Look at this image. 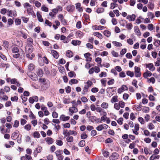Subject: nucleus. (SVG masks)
Here are the masks:
<instances>
[{"label":"nucleus","mask_w":160,"mask_h":160,"mask_svg":"<svg viewBox=\"0 0 160 160\" xmlns=\"http://www.w3.org/2000/svg\"><path fill=\"white\" fill-rule=\"evenodd\" d=\"M55 154L58 160H63L64 157L62 155V152L60 150H57L55 152Z\"/></svg>","instance_id":"nucleus-1"},{"label":"nucleus","mask_w":160,"mask_h":160,"mask_svg":"<svg viewBox=\"0 0 160 160\" xmlns=\"http://www.w3.org/2000/svg\"><path fill=\"white\" fill-rule=\"evenodd\" d=\"M108 128V126L105 124H102L99 125L96 128V129L98 131H101L103 129H106Z\"/></svg>","instance_id":"nucleus-2"},{"label":"nucleus","mask_w":160,"mask_h":160,"mask_svg":"<svg viewBox=\"0 0 160 160\" xmlns=\"http://www.w3.org/2000/svg\"><path fill=\"white\" fill-rule=\"evenodd\" d=\"M140 68L138 67L135 66L134 67V72L135 76L136 77H139L141 76V73L140 72Z\"/></svg>","instance_id":"nucleus-3"},{"label":"nucleus","mask_w":160,"mask_h":160,"mask_svg":"<svg viewBox=\"0 0 160 160\" xmlns=\"http://www.w3.org/2000/svg\"><path fill=\"white\" fill-rule=\"evenodd\" d=\"M33 50V46L30 44H27L26 47L25 52L26 53H31Z\"/></svg>","instance_id":"nucleus-4"},{"label":"nucleus","mask_w":160,"mask_h":160,"mask_svg":"<svg viewBox=\"0 0 160 160\" xmlns=\"http://www.w3.org/2000/svg\"><path fill=\"white\" fill-rule=\"evenodd\" d=\"M68 110L69 112V115H72L73 113H76L78 111V109L74 106L73 105L72 107H69Z\"/></svg>","instance_id":"nucleus-5"},{"label":"nucleus","mask_w":160,"mask_h":160,"mask_svg":"<svg viewBox=\"0 0 160 160\" xmlns=\"http://www.w3.org/2000/svg\"><path fill=\"white\" fill-rule=\"evenodd\" d=\"M19 132L16 130L12 133L11 135V138L12 139L16 140L18 139L19 136Z\"/></svg>","instance_id":"nucleus-6"},{"label":"nucleus","mask_w":160,"mask_h":160,"mask_svg":"<svg viewBox=\"0 0 160 160\" xmlns=\"http://www.w3.org/2000/svg\"><path fill=\"white\" fill-rule=\"evenodd\" d=\"M128 90V87L127 86L124 85H123L121 86V88L118 89L117 90L118 93L119 94H121L124 91L127 90Z\"/></svg>","instance_id":"nucleus-7"},{"label":"nucleus","mask_w":160,"mask_h":160,"mask_svg":"<svg viewBox=\"0 0 160 160\" xmlns=\"http://www.w3.org/2000/svg\"><path fill=\"white\" fill-rule=\"evenodd\" d=\"M119 155L117 152H114L109 157L110 160H116L118 158Z\"/></svg>","instance_id":"nucleus-8"},{"label":"nucleus","mask_w":160,"mask_h":160,"mask_svg":"<svg viewBox=\"0 0 160 160\" xmlns=\"http://www.w3.org/2000/svg\"><path fill=\"white\" fill-rule=\"evenodd\" d=\"M7 15L11 17H15L17 16L16 11H8Z\"/></svg>","instance_id":"nucleus-9"},{"label":"nucleus","mask_w":160,"mask_h":160,"mask_svg":"<svg viewBox=\"0 0 160 160\" xmlns=\"http://www.w3.org/2000/svg\"><path fill=\"white\" fill-rule=\"evenodd\" d=\"M62 102L65 104H68L71 102V99L69 97L64 98H63Z\"/></svg>","instance_id":"nucleus-10"},{"label":"nucleus","mask_w":160,"mask_h":160,"mask_svg":"<svg viewBox=\"0 0 160 160\" xmlns=\"http://www.w3.org/2000/svg\"><path fill=\"white\" fill-rule=\"evenodd\" d=\"M147 67L149 68V70L152 71H153L155 69V68L153 64L152 63H149L146 65Z\"/></svg>","instance_id":"nucleus-11"},{"label":"nucleus","mask_w":160,"mask_h":160,"mask_svg":"<svg viewBox=\"0 0 160 160\" xmlns=\"http://www.w3.org/2000/svg\"><path fill=\"white\" fill-rule=\"evenodd\" d=\"M69 116H65L64 115H62L60 116V120L63 121H65L68 120L70 119Z\"/></svg>","instance_id":"nucleus-12"},{"label":"nucleus","mask_w":160,"mask_h":160,"mask_svg":"<svg viewBox=\"0 0 160 160\" xmlns=\"http://www.w3.org/2000/svg\"><path fill=\"white\" fill-rule=\"evenodd\" d=\"M91 54L89 53H87L84 54V56L86 59V60L90 62L92 60V58L90 57Z\"/></svg>","instance_id":"nucleus-13"},{"label":"nucleus","mask_w":160,"mask_h":160,"mask_svg":"<svg viewBox=\"0 0 160 160\" xmlns=\"http://www.w3.org/2000/svg\"><path fill=\"white\" fill-rule=\"evenodd\" d=\"M2 43L3 46L6 49H8L10 48V45L8 41L4 40L3 41Z\"/></svg>","instance_id":"nucleus-14"},{"label":"nucleus","mask_w":160,"mask_h":160,"mask_svg":"<svg viewBox=\"0 0 160 160\" xmlns=\"http://www.w3.org/2000/svg\"><path fill=\"white\" fill-rule=\"evenodd\" d=\"M23 6L25 8L27 9H32L33 6H32L30 5L28 2H26L23 4Z\"/></svg>","instance_id":"nucleus-15"},{"label":"nucleus","mask_w":160,"mask_h":160,"mask_svg":"<svg viewBox=\"0 0 160 160\" xmlns=\"http://www.w3.org/2000/svg\"><path fill=\"white\" fill-rule=\"evenodd\" d=\"M118 101V96L116 95L113 96L110 100L111 102L112 103L115 102H117Z\"/></svg>","instance_id":"nucleus-16"},{"label":"nucleus","mask_w":160,"mask_h":160,"mask_svg":"<svg viewBox=\"0 0 160 160\" xmlns=\"http://www.w3.org/2000/svg\"><path fill=\"white\" fill-rule=\"evenodd\" d=\"M101 107L102 108L105 109L108 108L109 107V104L108 103L105 102H103L101 104Z\"/></svg>","instance_id":"nucleus-17"},{"label":"nucleus","mask_w":160,"mask_h":160,"mask_svg":"<svg viewBox=\"0 0 160 160\" xmlns=\"http://www.w3.org/2000/svg\"><path fill=\"white\" fill-rule=\"evenodd\" d=\"M152 73L150 71L147 70L146 72L144 73L143 74V77L145 78H147L148 77H150L152 75Z\"/></svg>","instance_id":"nucleus-18"},{"label":"nucleus","mask_w":160,"mask_h":160,"mask_svg":"<svg viewBox=\"0 0 160 160\" xmlns=\"http://www.w3.org/2000/svg\"><path fill=\"white\" fill-rule=\"evenodd\" d=\"M45 140L47 143L48 144H52L53 142V139L50 137H48L45 139Z\"/></svg>","instance_id":"nucleus-19"},{"label":"nucleus","mask_w":160,"mask_h":160,"mask_svg":"<svg viewBox=\"0 0 160 160\" xmlns=\"http://www.w3.org/2000/svg\"><path fill=\"white\" fill-rule=\"evenodd\" d=\"M35 68V66L32 63H30L28 66V70L30 71L33 70Z\"/></svg>","instance_id":"nucleus-20"},{"label":"nucleus","mask_w":160,"mask_h":160,"mask_svg":"<svg viewBox=\"0 0 160 160\" xmlns=\"http://www.w3.org/2000/svg\"><path fill=\"white\" fill-rule=\"evenodd\" d=\"M51 53L53 56L56 58H58V54L57 52L54 50L51 51Z\"/></svg>","instance_id":"nucleus-21"},{"label":"nucleus","mask_w":160,"mask_h":160,"mask_svg":"<svg viewBox=\"0 0 160 160\" xmlns=\"http://www.w3.org/2000/svg\"><path fill=\"white\" fill-rule=\"evenodd\" d=\"M47 105L49 108H52V109L53 110H54L55 108L53 106V103L50 101H49L47 102Z\"/></svg>","instance_id":"nucleus-22"},{"label":"nucleus","mask_w":160,"mask_h":160,"mask_svg":"<svg viewBox=\"0 0 160 160\" xmlns=\"http://www.w3.org/2000/svg\"><path fill=\"white\" fill-rule=\"evenodd\" d=\"M104 35L108 38L110 37L111 35V32L108 30H105L103 32Z\"/></svg>","instance_id":"nucleus-23"},{"label":"nucleus","mask_w":160,"mask_h":160,"mask_svg":"<svg viewBox=\"0 0 160 160\" xmlns=\"http://www.w3.org/2000/svg\"><path fill=\"white\" fill-rule=\"evenodd\" d=\"M81 42L79 40H73L72 41V44L74 46L78 45L81 43Z\"/></svg>","instance_id":"nucleus-24"},{"label":"nucleus","mask_w":160,"mask_h":160,"mask_svg":"<svg viewBox=\"0 0 160 160\" xmlns=\"http://www.w3.org/2000/svg\"><path fill=\"white\" fill-rule=\"evenodd\" d=\"M66 138V141L67 142H72L73 140V138L72 137L69 135L67 136Z\"/></svg>","instance_id":"nucleus-25"},{"label":"nucleus","mask_w":160,"mask_h":160,"mask_svg":"<svg viewBox=\"0 0 160 160\" xmlns=\"http://www.w3.org/2000/svg\"><path fill=\"white\" fill-rule=\"evenodd\" d=\"M12 52L13 53H17L20 52L19 51L18 48L16 47H14L12 49Z\"/></svg>","instance_id":"nucleus-26"},{"label":"nucleus","mask_w":160,"mask_h":160,"mask_svg":"<svg viewBox=\"0 0 160 160\" xmlns=\"http://www.w3.org/2000/svg\"><path fill=\"white\" fill-rule=\"evenodd\" d=\"M93 34L95 36L97 37L98 38L102 39L103 38L102 35L100 33L98 32H94Z\"/></svg>","instance_id":"nucleus-27"},{"label":"nucleus","mask_w":160,"mask_h":160,"mask_svg":"<svg viewBox=\"0 0 160 160\" xmlns=\"http://www.w3.org/2000/svg\"><path fill=\"white\" fill-rule=\"evenodd\" d=\"M105 27L102 26L95 25L93 26V28L96 30H102L104 29Z\"/></svg>","instance_id":"nucleus-28"},{"label":"nucleus","mask_w":160,"mask_h":160,"mask_svg":"<svg viewBox=\"0 0 160 160\" xmlns=\"http://www.w3.org/2000/svg\"><path fill=\"white\" fill-rule=\"evenodd\" d=\"M127 18L131 21H134L135 19V16L132 14V15H128L127 17Z\"/></svg>","instance_id":"nucleus-29"},{"label":"nucleus","mask_w":160,"mask_h":160,"mask_svg":"<svg viewBox=\"0 0 160 160\" xmlns=\"http://www.w3.org/2000/svg\"><path fill=\"white\" fill-rule=\"evenodd\" d=\"M66 55L67 57L70 58L73 56V54L71 51L68 50L66 52Z\"/></svg>","instance_id":"nucleus-30"},{"label":"nucleus","mask_w":160,"mask_h":160,"mask_svg":"<svg viewBox=\"0 0 160 160\" xmlns=\"http://www.w3.org/2000/svg\"><path fill=\"white\" fill-rule=\"evenodd\" d=\"M134 30L135 33L138 36H140L141 35V33L139 28L138 27H135L134 28Z\"/></svg>","instance_id":"nucleus-31"},{"label":"nucleus","mask_w":160,"mask_h":160,"mask_svg":"<svg viewBox=\"0 0 160 160\" xmlns=\"http://www.w3.org/2000/svg\"><path fill=\"white\" fill-rule=\"evenodd\" d=\"M29 77L33 81H36L38 80V77L36 74L30 75Z\"/></svg>","instance_id":"nucleus-32"},{"label":"nucleus","mask_w":160,"mask_h":160,"mask_svg":"<svg viewBox=\"0 0 160 160\" xmlns=\"http://www.w3.org/2000/svg\"><path fill=\"white\" fill-rule=\"evenodd\" d=\"M36 73L38 76L41 77L43 74V72L42 69H39L36 72Z\"/></svg>","instance_id":"nucleus-33"},{"label":"nucleus","mask_w":160,"mask_h":160,"mask_svg":"<svg viewBox=\"0 0 160 160\" xmlns=\"http://www.w3.org/2000/svg\"><path fill=\"white\" fill-rule=\"evenodd\" d=\"M26 54L27 57L30 59H32V58L34 57V55L33 53H26Z\"/></svg>","instance_id":"nucleus-34"},{"label":"nucleus","mask_w":160,"mask_h":160,"mask_svg":"<svg viewBox=\"0 0 160 160\" xmlns=\"http://www.w3.org/2000/svg\"><path fill=\"white\" fill-rule=\"evenodd\" d=\"M85 85L89 88L93 85V83L92 81L90 80H88L87 82H85Z\"/></svg>","instance_id":"nucleus-35"},{"label":"nucleus","mask_w":160,"mask_h":160,"mask_svg":"<svg viewBox=\"0 0 160 160\" xmlns=\"http://www.w3.org/2000/svg\"><path fill=\"white\" fill-rule=\"evenodd\" d=\"M37 15L38 19V20L40 22H42L43 21V19L42 18L41 15L39 12H37Z\"/></svg>","instance_id":"nucleus-36"},{"label":"nucleus","mask_w":160,"mask_h":160,"mask_svg":"<svg viewBox=\"0 0 160 160\" xmlns=\"http://www.w3.org/2000/svg\"><path fill=\"white\" fill-rule=\"evenodd\" d=\"M148 8L151 9H153L154 8V4L152 1H150L148 4Z\"/></svg>","instance_id":"nucleus-37"},{"label":"nucleus","mask_w":160,"mask_h":160,"mask_svg":"<svg viewBox=\"0 0 160 160\" xmlns=\"http://www.w3.org/2000/svg\"><path fill=\"white\" fill-rule=\"evenodd\" d=\"M159 155L155 156L154 154L152 155L150 158V160H154L155 159H158L159 158Z\"/></svg>","instance_id":"nucleus-38"},{"label":"nucleus","mask_w":160,"mask_h":160,"mask_svg":"<svg viewBox=\"0 0 160 160\" xmlns=\"http://www.w3.org/2000/svg\"><path fill=\"white\" fill-rule=\"evenodd\" d=\"M112 43L113 45L116 47H120L122 46V43L116 41L112 42Z\"/></svg>","instance_id":"nucleus-39"},{"label":"nucleus","mask_w":160,"mask_h":160,"mask_svg":"<svg viewBox=\"0 0 160 160\" xmlns=\"http://www.w3.org/2000/svg\"><path fill=\"white\" fill-rule=\"evenodd\" d=\"M40 135L38 132L35 131L33 133V136L34 138H40Z\"/></svg>","instance_id":"nucleus-40"},{"label":"nucleus","mask_w":160,"mask_h":160,"mask_svg":"<svg viewBox=\"0 0 160 160\" xmlns=\"http://www.w3.org/2000/svg\"><path fill=\"white\" fill-rule=\"evenodd\" d=\"M68 76L70 78L72 77H75L76 74L73 71H71L68 73Z\"/></svg>","instance_id":"nucleus-41"},{"label":"nucleus","mask_w":160,"mask_h":160,"mask_svg":"<svg viewBox=\"0 0 160 160\" xmlns=\"http://www.w3.org/2000/svg\"><path fill=\"white\" fill-rule=\"evenodd\" d=\"M126 74L128 76H129L131 77H133L134 75L133 72L130 71H127Z\"/></svg>","instance_id":"nucleus-42"},{"label":"nucleus","mask_w":160,"mask_h":160,"mask_svg":"<svg viewBox=\"0 0 160 160\" xmlns=\"http://www.w3.org/2000/svg\"><path fill=\"white\" fill-rule=\"evenodd\" d=\"M95 61L98 64L100 65L101 67H102V65H101L102 62V59L101 58L99 57L95 59Z\"/></svg>","instance_id":"nucleus-43"},{"label":"nucleus","mask_w":160,"mask_h":160,"mask_svg":"<svg viewBox=\"0 0 160 160\" xmlns=\"http://www.w3.org/2000/svg\"><path fill=\"white\" fill-rule=\"evenodd\" d=\"M15 22L16 25H20L21 24V20L20 19L17 18L15 19Z\"/></svg>","instance_id":"nucleus-44"},{"label":"nucleus","mask_w":160,"mask_h":160,"mask_svg":"<svg viewBox=\"0 0 160 160\" xmlns=\"http://www.w3.org/2000/svg\"><path fill=\"white\" fill-rule=\"evenodd\" d=\"M63 134L64 135V138L69 135V132H68L67 130H64Z\"/></svg>","instance_id":"nucleus-45"},{"label":"nucleus","mask_w":160,"mask_h":160,"mask_svg":"<svg viewBox=\"0 0 160 160\" xmlns=\"http://www.w3.org/2000/svg\"><path fill=\"white\" fill-rule=\"evenodd\" d=\"M24 128L25 130L29 131L31 129V126L29 124H28L24 126Z\"/></svg>","instance_id":"nucleus-46"},{"label":"nucleus","mask_w":160,"mask_h":160,"mask_svg":"<svg viewBox=\"0 0 160 160\" xmlns=\"http://www.w3.org/2000/svg\"><path fill=\"white\" fill-rule=\"evenodd\" d=\"M118 4L116 3H112L111 4V7L110 8L112 9H113L115 8L116 7H117Z\"/></svg>","instance_id":"nucleus-47"},{"label":"nucleus","mask_w":160,"mask_h":160,"mask_svg":"<svg viewBox=\"0 0 160 160\" xmlns=\"http://www.w3.org/2000/svg\"><path fill=\"white\" fill-rule=\"evenodd\" d=\"M111 54L113 57H117L118 56V53L114 50L111 52Z\"/></svg>","instance_id":"nucleus-48"},{"label":"nucleus","mask_w":160,"mask_h":160,"mask_svg":"<svg viewBox=\"0 0 160 160\" xmlns=\"http://www.w3.org/2000/svg\"><path fill=\"white\" fill-rule=\"evenodd\" d=\"M107 76V73L105 72H102L99 75V76L101 78L106 77Z\"/></svg>","instance_id":"nucleus-49"},{"label":"nucleus","mask_w":160,"mask_h":160,"mask_svg":"<svg viewBox=\"0 0 160 160\" xmlns=\"http://www.w3.org/2000/svg\"><path fill=\"white\" fill-rule=\"evenodd\" d=\"M142 111L144 112L148 113L149 112V108L148 107H145L143 108Z\"/></svg>","instance_id":"nucleus-50"},{"label":"nucleus","mask_w":160,"mask_h":160,"mask_svg":"<svg viewBox=\"0 0 160 160\" xmlns=\"http://www.w3.org/2000/svg\"><path fill=\"white\" fill-rule=\"evenodd\" d=\"M56 144L58 146H61L63 144V142L60 140H57L56 141Z\"/></svg>","instance_id":"nucleus-51"},{"label":"nucleus","mask_w":160,"mask_h":160,"mask_svg":"<svg viewBox=\"0 0 160 160\" xmlns=\"http://www.w3.org/2000/svg\"><path fill=\"white\" fill-rule=\"evenodd\" d=\"M89 88L88 86H86L85 85L84 86V87L83 88V92L84 93H86L88 91Z\"/></svg>","instance_id":"nucleus-52"},{"label":"nucleus","mask_w":160,"mask_h":160,"mask_svg":"<svg viewBox=\"0 0 160 160\" xmlns=\"http://www.w3.org/2000/svg\"><path fill=\"white\" fill-rule=\"evenodd\" d=\"M87 137L88 135L84 132L81 135V137L82 139H85Z\"/></svg>","instance_id":"nucleus-53"},{"label":"nucleus","mask_w":160,"mask_h":160,"mask_svg":"<svg viewBox=\"0 0 160 160\" xmlns=\"http://www.w3.org/2000/svg\"><path fill=\"white\" fill-rule=\"evenodd\" d=\"M148 81L149 82H151L153 84L155 82V79L153 77H151L150 78L148 79Z\"/></svg>","instance_id":"nucleus-54"},{"label":"nucleus","mask_w":160,"mask_h":160,"mask_svg":"<svg viewBox=\"0 0 160 160\" xmlns=\"http://www.w3.org/2000/svg\"><path fill=\"white\" fill-rule=\"evenodd\" d=\"M70 82L71 83H70L71 84H76L78 83V81L75 79H73L71 80Z\"/></svg>","instance_id":"nucleus-55"},{"label":"nucleus","mask_w":160,"mask_h":160,"mask_svg":"<svg viewBox=\"0 0 160 160\" xmlns=\"http://www.w3.org/2000/svg\"><path fill=\"white\" fill-rule=\"evenodd\" d=\"M90 108L91 110L92 111H95L96 108L95 106L93 104L91 105Z\"/></svg>","instance_id":"nucleus-56"},{"label":"nucleus","mask_w":160,"mask_h":160,"mask_svg":"<svg viewBox=\"0 0 160 160\" xmlns=\"http://www.w3.org/2000/svg\"><path fill=\"white\" fill-rule=\"evenodd\" d=\"M144 140L146 143H150L151 141V139L148 138H145Z\"/></svg>","instance_id":"nucleus-57"},{"label":"nucleus","mask_w":160,"mask_h":160,"mask_svg":"<svg viewBox=\"0 0 160 160\" xmlns=\"http://www.w3.org/2000/svg\"><path fill=\"white\" fill-rule=\"evenodd\" d=\"M118 104L120 107H121V108H123L124 107L125 103L123 102L122 101H119Z\"/></svg>","instance_id":"nucleus-58"},{"label":"nucleus","mask_w":160,"mask_h":160,"mask_svg":"<svg viewBox=\"0 0 160 160\" xmlns=\"http://www.w3.org/2000/svg\"><path fill=\"white\" fill-rule=\"evenodd\" d=\"M8 99V97L6 95H3L2 97L0 98V100H3L4 101H7Z\"/></svg>","instance_id":"nucleus-59"},{"label":"nucleus","mask_w":160,"mask_h":160,"mask_svg":"<svg viewBox=\"0 0 160 160\" xmlns=\"http://www.w3.org/2000/svg\"><path fill=\"white\" fill-rule=\"evenodd\" d=\"M137 83V81L135 79L133 80L132 82V84L136 88H138V87Z\"/></svg>","instance_id":"nucleus-60"},{"label":"nucleus","mask_w":160,"mask_h":160,"mask_svg":"<svg viewBox=\"0 0 160 160\" xmlns=\"http://www.w3.org/2000/svg\"><path fill=\"white\" fill-rule=\"evenodd\" d=\"M93 68H94V71L96 73H98L99 72H100V69L99 67L97 66H95Z\"/></svg>","instance_id":"nucleus-61"},{"label":"nucleus","mask_w":160,"mask_h":160,"mask_svg":"<svg viewBox=\"0 0 160 160\" xmlns=\"http://www.w3.org/2000/svg\"><path fill=\"white\" fill-rule=\"evenodd\" d=\"M114 108L117 110H119L120 109V106L118 103H115L114 105Z\"/></svg>","instance_id":"nucleus-62"},{"label":"nucleus","mask_w":160,"mask_h":160,"mask_svg":"<svg viewBox=\"0 0 160 160\" xmlns=\"http://www.w3.org/2000/svg\"><path fill=\"white\" fill-rule=\"evenodd\" d=\"M154 126L151 123H150L148 124V128L149 129L152 130L154 128Z\"/></svg>","instance_id":"nucleus-63"},{"label":"nucleus","mask_w":160,"mask_h":160,"mask_svg":"<svg viewBox=\"0 0 160 160\" xmlns=\"http://www.w3.org/2000/svg\"><path fill=\"white\" fill-rule=\"evenodd\" d=\"M156 66H159L160 65V58H158L157 61L155 63Z\"/></svg>","instance_id":"nucleus-64"}]
</instances>
